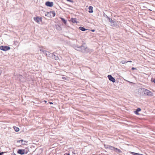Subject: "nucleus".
<instances>
[{"instance_id":"obj_1","label":"nucleus","mask_w":155,"mask_h":155,"mask_svg":"<svg viewBox=\"0 0 155 155\" xmlns=\"http://www.w3.org/2000/svg\"><path fill=\"white\" fill-rule=\"evenodd\" d=\"M142 90L145 95L149 96H152L153 95V93L150 91L144 88L142 89Z\"/></svg>"},{"instance_id":"obj_2","label":"nucleus","mask_w":155,"mask_h":155,"mask_svg":"<svg viewBox=\"0 0 155 155\" xmlns=\"http://www.w3.org/2000/svg\"><path fill=\"white\" fill-rule=\"evenodd\" d=\"M55 15V13L54 11L50 12H47L45 15L46 16H48L49 18H51V17H54Z\"/></svg>"},{"instance_id":"obj_3","label":"nucleus","mask_w":155,"mask_h":155,"mask_svg":"<svg viewBox=\"0 0 155 155\" xmlns=\"http://www.w3.org/2000/svg\"><path fill=\"white\" fill-rule=\"evenodd\" d=\"M83 46H86V45L85 44L81 46H76L74 47V48L77 50L81 51L82 52V51L83 49H84V48L83 47Z\"/></svg>"},{"instance_id":"obj_4","label":"nucleus","mask_w":155,"mask_h":155,"mask_svg":"<svg viewBox=\"0 0 155 155\" xmlns=\"http://www.w3.org/2000/svg\"><path fill=\"white\" fill-rule=\"evenodd\" d=\"M17 152L18 153L21 155H23L24 154H27L28 153V152L27 151H25V150L24 149H18V150Z\"/></svg>"},{"instance_id":"obj_5","label":"nucleus","mask_w":155,"mask_h":155,"mask_svg":"<svg viewBox=\"0 0 155 155\" xmlns=\"http://www.w3.org/2000/svg\"><path fill=\"white\" fill-rule=\"evenodd\" d=\"M16 142L17 143L21 142V145H26L27 144L28 141L25 140H24L23 139H21L20 140H17Z\"/></svg>"},{"instance_id":"obj_6","label":"nucleus","mask_w":155,"mask_h":155,"mask_svg":"<svg viewBox=\"0 0 155 155\" xmlns=\"http://www.w3.org/2000/svg\"><path fill=\"white\" fill-rule=\"evenodd\" d=\"M84 48V49L83 50L82 52L84 53H87L90 52L91 51V50L89 49L86 45V46H83Z\"/></svg>"},{"instance_id":"obj_7","label":"nucleus","mask_w":155,"mask_h":155,"mask_svg":"<svg viewBox=\"0 0 155 155\" xmlns=\"http://www.w3.org/2000/svg\"><path fill=\"white\" fill-rule=\"evenodd\" d=\"M10 49V47L7 46H1L0 49L4 51H6Z\"/></svg>"},{"instance_id":"obj_8","label":"nucleus","mask_w":155,"mask_h":155,"mask_svg":"<svg viewBox=\"0 0 155 155\" xmlns=\"http://www.w3.org/2000/svg\"><path fill=\"white\" fill-rule=\"evenodd\" d=\"M45 5L48 7H51L53 6V3L52 2H46Z\"/></svg>"},{"instance_id":"obj_9","label":"nucleus","mask_w":155,"mask_h":155,"mask_svg":"<svg viewBox=\"0 0 155 155\" xmlns=\"http://www.w3.org/2000/svg\"><path fill=\"white\" fill-rule=\"evenodd\" d=\"M107 77L111 81H112L113 82H115V79L111 75H108Z\"/></svg>"},{"instance_id":"obj_10","label":"nucleus","mask_w":155,"mask_h":155,"mask_svg":"<svg viewBox=\"0 0 155 155\" xmlns=\"http://www.w3.org/2000/svg\"><path fill=\"white\" fill-rule=\"evenodd\" d=\"M34 19L38 23H39L40 21H41V19L39 17H34Z\"/></svg>"},{"instance_id":"obj_11","label":"nucleus","mask_w":155,"mask_h":155,"mask_svg":"<svg viewBox=\"0 0 155 155\" xmlns=\"http://www.w3.org/2000/svg\"><path fill=\"white\" fill-rule=\"evenodd\" d=\"M88 9H89V12L90 13H92L93 12V11L92 10L93 9V7L91 6H89L88 7Z\"/></svg>"},{"instance_id":"obj_12","label":"nucleus","mask_w":155,"mask_h":155,"mask_svg":"<svg viewBox=\"0 0 155 155\" xmlns=\"http://www.w3.org/2000/svg\"><path fill=\"white\" fill-rule=\"evenodd\" d=\"M54 27L58 30H60L61 29V27L60 26L58 25H55Z\"/></svg>"},{"instance_id":"obj_13","label":"nucleus","mask_w":155,"mask_h":155,"mask_svg":"<svg viewBox=\"0 0 155 155\" xmlns=\"http://www.w3.org/2000/svg\"><path fill=\"white\" fill-rule=\"evenodd\" d=\"M114 151L118 153H120L121 152V151L120 149H118L117 148H115Z\"/></svg>"},{"instance_id":"obj_14","label":"nucleus","mask_w":155,"mask_h":155,"mask_svg":"<svg viewBox=\"0 0 155 155\" xmlns=\"http://www.w3.org/2000/svg\"><path fill=\"white\" fill-rule=\"evenodd\" d=\"M13 128L14 130L16 132H18L19 130V128L18 127H16L14 126Z\"/></svg>"},{"instance_id":"obj_15","label":"nucleus","mask_w":155,"mask_h":155,"mask_svg":"<svg viewBox=\"0 0 155 155\" xmlns=\"http://www.w3.org/2000/svg\"><path fill=\"white\" fill-rule=\"evenodd\" d=\"M130 153L133 155H140L141 154H139L137 153H134L132 152H130Z\"/></svg>"},{"instance_id":"obj_16","label":"nucleus","mask_w":155,"mask_h":155,"mask_svg":"<svg viewBox=\"0 0 155 155\" xmlns=\"http://www.w3.org/2000/svg\"><path fill=\"white\" fill-rule=\"evenodd\" d=\"M79 28L81 30V31H84L86 30V29L82 27H79Z\"/></svg>"},{"instance_id":"obj_17","label":"nucleus","mask_w":155,"mask_h":155,"mask_svg":"<svg viewBox=\"0 0 155 155\" xmlns=\"http://www.w3.org/2000/svg\"><path fill=\"white\" fill-rule=\"evenodd\" d=\"M115 148V147H113L112 146H110L108 149H109L110 150H113L114 151Z\"/></svg>"},{"instance_id":"obj_18","label":"nucleus","mask_w":155,"mask_h":155,"mask_svg":"<svg viewBox=\"0 0 155 155\" xmlns=\"http://www.w3.org/2000/svg\"><path fill=\"white\" fill-rule=\"evenodd\" d=\"M76 20H77L76 18H71V21L73 23H77Z\"/></svg>"},{"instance_id":"obj_19","label":"nucleus","mask_w":155,"mask_h":155,"mask_svg":"<svg viewBox=\"0 0 155 155\" xmlns=\"http://www.w3.org/2000/svg\"><path fill=\"white\" fill-rule=\"evenodd\" d=\"M60 18L61 19L62 21L65 24H66V21L64 18Z\"/></svg>"},{"instance_id":"obj_20","label":"nucleus","mask_w":155,"mask_h":155,"mask_svg":"<svg viewBox=\"0 0 155 155\" xmlns=\"http://www.w3.org/2000/svg\"><path fill=\"white\" fill-rule=\"evenodd\" d=\"M17 78H19L20 80H21L22 78V76L20 75H17Z\"/></svg>"},{"instance_id":"obj_21","label":"nucleus","mask_w":155,"mask_h":155,"mask_svg":"<svg viewBox=\"0 0 155 155\" xmlns=\"http://www.w3.org/2000/svg\"><path fill=\"white\" fill-rule=\"evenodd\" d=\"M120 63H122V64H125L126 63H127V61H124V60H122V61H120Z\"/></svg>"},{"instance_id":"obj_22","label":"nucleus","mask_w":155,"mask_h":155,"mask_svg":"<svg viewBox=\"0 0 155 155\" xmlns=\"http://www.w3.org/2000/svg\"><path fill=\"white\" fill-rule=\"evenodd\" d=\"M45 54L46 56H48L50 54V53L48 51H45Z\"/></svg>"},{"instance_id":"obj_23","label":"nucleus","mask_w":155,"mask_h":155,"mask_svg":"<svg viewBox=\"0 0 155 155\" xmlns=\"http://www.w3.org/2000/svg\"><path fill=\"white\" fill-rule=\"evenodd\" d=\"M52 58H54L56 60L58 59V58L57 56H56L55 55H52Z\"/></svg>"},{"instance_id":"obj_24","label":"nucleus","mask_w":155,"mask_h":155,"mask_svg":"<svg viewBox=\"0 0 155 155\" xmlns=\"http://www.w3.org/2000/svg\"><path fill=\"white\" fill-rule=\"evenodd\" d=\"M109 146L110 145H104V147L106 149H108Z\"/></svg>"},{"instance_id":"obj_25","label":"nucleus","mask_w":155,"mask_h":155,"mask_svg":"<svg viewBox=\"0 0 155 155\" xmlns=\"http://www.w3.org/2000/svg\"><path fill=\"white\" fill-rule=\"evenodd\" d=\"M141 109L140 108H138L136 110V112H139V111H140L141 110Z\"/></svg>"},{"instance_id":"obj_26","label":"nucleus","mask_w":155,"mask_h":155,"mask_svg":"<svg viewBox=\"0 0 155 155\" xmlns=\"http://www.w3.org/2000/svg\"><path fill=\"white\" fill-rule=\"evenodd\" d=\"M40 51H42V52H45V51H45V50H44V49H43V48H41V49H40Z\"/></svg>"},{"instance_id":"obj_27","label":"nucleus","mask_w":155,"mask_h":155,"mask_svg":"<svg viewBox=\"0 0 155 155\" xmlns=\"http://www.w3.org/2000/svg\"><path fill=\"white\" fill-rule=\"evenodd\" d=\"M7 152H0V155H3V154L4 153H6Z\"/></svg>"},{"instance_id":"obj_28","label":"nucleus","mask_w":155,"mask_h":155,"mask_svg":"<svg viewBox=\"0 0 155 155\" xmlns=\"http://www.w3.org/2000/svg\"><path fill=\"white\" fill-rule=\"evenodd\" d=\"M64 155H70L69 153H66Z\"/></svg>"},{"instance_id":"obj_29","label":"nucleus","mask_w":155,"mask_h":155,"mask_svg":"<svg viewBox=\"0 0 155 155\" xmlns=\"http://www.w3.org/2000/svg\"><path fill=\"white\" fill-rule=\"evenodd\" d=\"M62 78L63 79H65V80L66 79V78L65 77H62Z\"/></svg>"},{"instance_id":"obj_30","label":"nucleus","mask_w":155,"mask_h":155,"mask_svg":"<svg viewBox=\"0 0 155 155\" xmlns=\"http://www.w3.org/2000/svg\"><path fill=\"white\" fill-rule=\"evenodd\" d=\"M135 113L136 114H139L138 113V112H136V110L135 111Z\"/></svg>"},{"instance_id":"obj_31","label":"nucleus","mask_w":155,"mask_h":155,"mask_svg":"<svg viewBox=\"0 0 155 155\" xmlns=\"http://www.w3.org/2000/svg\"><path fill=\"white\" fill-rule=\"evenodd\" d=\"M109 20H110V22H113V21L112 19L110 20V19H109Z\"/></svg>"},{"instance_id":"obj_32","label":"nucleus","mask_w":155,"mask_h":155,"mask_svg":"<svg viewBox=\"0 0 155 155\" xmlns=\"http://www.w3.org/2000/svg\"><path fill=\"white\" fill-rule=\"evenodd\" d=\"M12 155H16V154L15 153H12Z\"/></svg>"},{"instance_id":"obj_33","label":"nucleus","mask_w":155,"mask_h":155,"mask_svg":"<svg viewBox=\"0 0 155 155\" xmlns=\"http://www.w3.org/2000/svg\"><path fill=\"white\" fill-rule=\"evenodd\" d=\"M132 70H134V69H136V68H134L133 67V68H132Z\"/></svg>"},{"instance_id":"obj_34","label":"nucleus","mask_w":155,"mask_h":155,"mask_svg":"<svg viewBox=\"0 0 155 155\" xmlns=\"http://www.w3.org/2000/svg\"><path fill=\"white\" fill-rule=\"evenodd\" d=\"M127 62H132V61H127Z\"/></svg>"},{"instance_id":"obj_35","label":"nucleus","mask_w":155,"mask_h":155,"mask_svg":"<svg viewBox=\"0 0 155 155\" xmlns=\"http://www.w3.org/2000/svg\"><path fill=\"white\" fill-rule=\"evenodd\" d=\"M91 31H92V32H94L95 31V30L94 29H93V30H91Z\"/></svg>"},{"instance_id":"obj_36","label":"nucleus","mask_w":155,"mask_h":155,"mask_svg":"<svg viewBox=\"0 0 155 155\" xmlns=\"http://www.w3.org/2000/svg\"><path fill=\"white\" fill-rule=\"evenodd\" d=\"M2 72V71L1 70H0V75L1 74Z\"/></svg>"},{"instance_id":"obj_37","label":"nucleus","mask_w":155,"mask_h":155,"mask_svg":"<svg viewBox=\"0 0 155 155\" xmlns=\"http://www.w3.org/2000/svg\"><path fill=\"white\" fill-rule=\"evenodd\" d=\"M50 104H53V103H52L51 102H50L49 103Z\"/></svg>"},{"instance_id":"obj_38","label":"nucleus","mask_w":155,"mask_h":155,"mask_svg":"<svg viewBox=\"0 0 155 155\" xmlns=\"http://www.w3.org/2000/svg\"><path fill=\"white\" fill-rule=\"evenodd\" d=\"M153 81L154 83H155V79L153 80Z\"/></svg>"},{"instance_id":"obj_39","label":"nucleus","mask_w":155,"mask_h":155,"mask_svg":"<svg viewBox=\"0 0 155 155\" xmlns=\"http://www.w3.org/2000/svg\"><path fill=\"white\" fill-rule=\"evenodd\" d=\"M67 1H70V0H67Z\"/></svg>"},{"instance_id":"obj_40","label":"nucleus","mask_w":155,"mask_h":155,"mask_svg":"<svg viewBox=\"0 0 155 155\" xmlns=\"http://www.w3.org/2000/svg\"><path fill=\"white\" fill-rule=\"evenodd\" d=\"M45 101V102H46V101Z\"/></svg>"},{"instance_id":"obj_41","label":"nucleus","mask_w":155,"mask_h":155,"mask_svg":"<svg viewBox=\"0 0 155 155\" xmlns=\"http://www.w3.org/2000/svg\"><path fill=\"white\" fill-rule=\"evenodd\" d=\"M140 155H143V154H141Z\"/></svg>"}]
</instances>
